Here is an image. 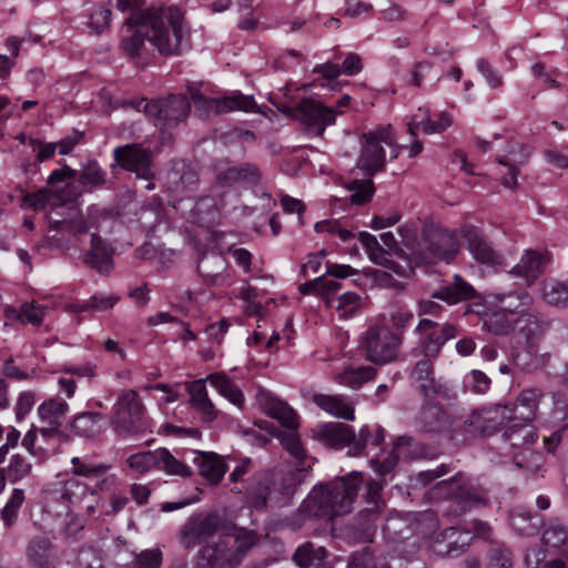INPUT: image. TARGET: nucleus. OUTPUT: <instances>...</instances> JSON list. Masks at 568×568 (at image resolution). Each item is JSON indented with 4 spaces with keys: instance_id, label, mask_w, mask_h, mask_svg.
I'll return each instance as SVG.
<instances>
[{
    "instance_id": "nucleus-1",
    "label": "nucleus",
    "mask_w": 568,
    "mask_h": 568,
    "mask_svg": "<svg viewBox=\"0 0 568 568\" xmlns=\"http://www.w3.org/2000/svg\"><path fill=\"white\" fill-rule=\"evenodd\" d=\"M363 484V474L352 471L345 476L315 486L298 507L304 518H325L333 520L353 511L358 491Z\"/></svg>"
},
{
    "instance_id": "nucleus-2",
    "label": "nucleus",
    "mask_w": 568,
    "mask_h": 568,
    "mask_svg": "<svg viewBox=\"0 0 568 568\" xmlns=\"http://www.w3.org/2000/svg\"><path fill=\"white\" fill-rule=\"evenodd\" d=\"M149 43L162 55L181 54L190 47V32L176 7L149 9Z\"/></svg>"
},
{
    "instance_id": "nucleus-3",
    "label": "nucleus",
    "mask_w": 568,
    "mask_h": 568,
    "mask_svg": "<svg viewBox=\"0 0 568 568\" xmlns=\"http://www.w3.org/2000/svg\"><path fill=\"white\" fill-rule=\"evenodd\" d=\"M490 307L484 315V326L495 335L506 336L515 332L520 320L534 308L530 293L516 290L490 295Z\"/></svg>"
},
{
    "instance_id": "nucleus-4",
    "label": "nucleus",
    "mask_w": 568,
    "mask_h": 568,
    "mask_svg": "<svg viewBox=\"0 0 568 568\" xmlns=\"http://www.w3.org/2000/svg\"><path fill=\"white\" fill-rule=\"evenodd\" d=\"M405 245L412 251L413 258L418 265L435 264L439 261L450 262L458 252V242L454 232L435 225H426L423 229L419 241L406 236L408 226H400Z\"/></svg>"
},
{
    "instance_id": "nucleus-5",
    "label": "nucleus",
    "mask_w": 568,
    "mask_h": 568,
    "mask_svg": "<svg viewBox=\"0 0 568 568\" xmlns=\"http://www.w3.org/2000/svg\"><path fill=\"white\" fill-rule=\"evenodd\" d=\"M100 491L80 478L70 477L55 483L49 495L69 510L83 511L88 517H94L101 508Z\"/></svg>"
},
{
    "instance_id": "nucleus-6",
    "label": "nucleus",
    "mask_w": 568,
    "mask_h": 568,
    "mask_svg": "<svg viewBox=\"0 0 568 568\" xmlns=\"http://www.w3.org/2000/svg\"><path fill=\"white\" fill-rule=\"evenodd\" d=\"M403 335L384 324L368 327L362 335L359 348L364 357L376 365L396 362L399 357Z\"/></svg>"
},
{
    "instance_id": "nucleus-7",
    "label": "nucleus",
    "mask_w": 568,
    "mask_h": 568,
    "mask_svg": "<svg viewBox=\"0 0 568 568\" xmlns=\"http://www.w3.org/2000/svg\"><path fill=\"white\" fill-rule=\"evenodd\" d=\"M364 143L357 159V169L364 175L372 178L385 169L386 159L383 144L395 146L394 159L398 156L400 146L395 145L396 139L392 125H378L374 130L363 133Z\"/></svg>"
},
{
    "instance_id": "nucleus-8",
    "label": "nucleus",
    "mask_w": 568,
    "mask_h": 568,
    "mask_svg": "<svg viewBox=\"0 0 568 568\" xmlns=\"http://www.w3.org/2000/svg\"><path fill=\"white\" fill-rule=\"evenodd\" d=\"M115 432L123 436L143 434L149 428L145 407L134 389H123L118 394L111 418Z\"/></svg>"
},
{
    "instance_id": "nucleus-9",
    "label": "nucleus",
    "mask_w": 568,
    "mask_h": 568,
    "mask_svg": "<svg viewBox=\"0 0 568 568\" xmlns=\"http://www.w3.org/2000/svg\"><path fill=\"white\" fill-rule=\"evenodd\" d=\"M187 90L194 103L195 115L202 120L233 111H258L254 98L252 95L242 94L240 91H233L227 95L206 98L197 88L189 87Z\"/></svg>"
},
{
    "instance_id": "nucleus-10",
    "label": "nucleus",
    "mask_w": 568,
    "mask_h": 568,
    "mask_svg": "<svg viewBox=\"0 0 568 568\" xmlns=\"http://www.w3.org/2000/svg\"><path fill=\"white\" fill-rule=\"evenodd\" d=\"M135 106L160 128L179 124L189 116L191 111V103L183 94H171L150 102L141 100Z\"/></svg>"
},
{
    "instance_id": "nucleus-11",
    "label": "nucleus",
    "mask_w": 568,
    "mask_h": 568,
    "mask_svg": "<svg viewBox=\"0 0 568 568\" xmlns=\"http://www.w3.org/2000/svg\"><path fill=\"white\" fill-rule=\"evenodd\" d=\"M315 437L324 445L332 448L349 446L348 454L358 456L366 447L367 437L371 436L369 426H363L358 436L353 428L342 423H325L316 426Z\"/></svg>"
},
{
    "instance_id": "nucleus-12",
    "label": "nucleus",
    "mask_w": 568,
    "mask_h": 568,
    "mask_svg": "<svg viewBox=\"0 0 568 568\" xmlns=\"http://www.w3.org/2000/svg\"><path fill=\"white\" fill-rule=\"evenodd\" d=\"M417 336L416 345L412 349V355L436 358L445 343L457 335V327L446 323L442 327L429 320L422 318L414 329Z\"/></svg>"
},
{
    "instance_id": "nucleus-13",
    "label": "nucleus",
    "mask_w": 568,
    "mask_h": 568,
    "mask_svg": "<svg viewBox=\"0 0 568 568\" xmlns=\"http://www.w3.org/2000/svg\"><path fill=\"white\" fill-rule=\"evenodd\" d=\"M514 405L496 404L474 410L463 423V430L471 436H490L514 418Z\"/></svg>"
},
{
    "instance_id": "nucleus-14",
    "label": "nucleus",
    "mask_w": 568,
    "mask_h": 568,
    "mask_svg": "<svg viewBox=\"0 0 568 568\" xmlns=\"http://www.w3.org/2000/svg\"><path fill=\"white\" fill-rule=\"evenodd\" d=\"M226 525L215 513L196 514L191 516L182 526L180 542L184 548H192L215 535L224 534Z\"/></svg>"
},
{
    "instance_id": "nucleus-15",
    "label": "nucleus",
    "mask_w": 568,
    "mask_h": 568,
    "mask_svg": "<svg viewBox=\"0 0 568 568\" xmlns=\"http://www.w3.org/2000/svg\"><path fill=\"white\" fill-rule=\"evenodd\" d=\"M113 158L116 165L123 170L132 172L136 178L152 180L153 153L150 149L143 148L139 143L125 144L113 150Z\"/></svg>"
},
{
    "instance_id": "nucleus-16",
    "label": "nucleus",
    "mask_w": 568,
    "mask_h": 568,
    "mask_svg": "<svg viewBox=\"0 0 568 568\" xmlns=\"http://www.w3.org/2000/svg\"><path fill=\"white\" fill-rule=\"evenodd\" d=\"M149 36L148 10L133 11L125 21L121 47L129 57H141L146 52L145 40L149 42Z\"/></svg>"
},
{
    "instance_id": "nucleus-17",
    "label": "nucleus",
    "mask_w": 568,
    "mask_h": 568,
    "mask_svg": "<svg viewBox=\"0 0 568 568\" xmlns=\"http://www.w3.org/2000/svg\"><path fill=\"white\" fill-rule=\"evenodd\" d=\"M336 114L335 109L312 98H305L297 103V120L316 135H322L325 128L335 122Z\"/></svg>"
},
{
    "instance_id": "nucleus-18",
    "label": "nucleus",
    "mask_w": 568,
    "mask_h": 568,
    "mask_svg": "<svg viewBox=\"0 0 568 568\" xmlns=\"http://www.w3.org/2000/svg\"><path fill=\"white\" fill-rule=\"evenodd\" d=\"M199 182V174L192 166L176 162L165 174L164 187L171 197L182 200L197 189Z\"/></svg>"
},
{
    "instance_id": "nucleus-19",
    "label": "nucleus",
    "mask_w": 568,
    "mask_h": 568,
    "mask_svg": "<svg viewBox=\"0 0 568 568\" xmlns=\"http://www.w3.org/2000/svg\"><path fill=\"white\" fill-rule=\"evenodd\" d=\"M230 540L223 535L217 541L205 545L195 557L194 568H236Z\"/></svg>"
},
{
    "instance_id": "nucleus-20",
    "label": "nucleus",
    "mask_w": 568,
    "mask_h": 568,
    "mask_svg": "<svg viewBox=\"0 0 568 568\" xmlns=\"http://www.w3.org/2000/svg\"><path fill=\"white\" fill-rule=\"evenodd\" d=\"M382 490L383 485L379 481L371 480L366 484L364 495L366 507L358 514V520L363 526L362 540L364 541H372L376 529L375 523L385 505L381 496Z\"/></svg>"
},
{
    "instance_id": "nucleus-21",
    "label": "nucleus",
    "mask_w": 568,
    "mask_h": 568,
    "mask_svg": "<svg viewBox=\"0 0 568 568\" xmlns=\"http://www.w3.org/2000/svg\"><path fill=\"white\" fill-rule=\"evenodd\" d=\"M69 412L65 400L52 397L39 405L37 413L41 426L39 434L44 438H53L60 435V428Z\"/></svg>"
},
{
    "instance_id": "nucleus-22",
    "label": "nucleus",
    "mask_w": 568,
    "mask_h": 568,
    "mask_svg": "<svg viewBox=\"0 0 568 568\" xmlns=\"http://www.w3.org/2000/svg\"><path fill=\"white\" fill-rule=\"evenodd\" d=\"M462 236L473 257L483 264L495 265L501 262L500 253L495 250L487 236L474 225H465Z\"/></svg>"
},
{
    "instance_id": "nucleus-23",
    "label": "nucleus",
    "mask_w": 568,
    "mask_h": 568,
    "mask_svg": "<svg viewBox=\"0 0 568 568\" xmlns=\"http://www.w3.org/2000/svg\"><path fill=\"white\" fill-rule=\"evenodd\" d=\"M256 400L260 408L267 416L278 420L284 427L290 429H296L298 427V416L296 412L270 390L258 389Z\"/></svg>"
},
{
    "instance_id": "nucleus-24",
    "label": "nucleus",
    "mask_w": 568,
    "mask_h": 568,
    "mask_svg": "<svg viewBox=\"0 0 568 568\" xmlns=\"http://www.w3.org/2000/svg\"><path fill=\"white\" fill-rule=\"evenodd\" d=\"M417 426L425 433H443L453 425V418L437 402L427 400L416 419Z\"/></svg>"
},
{
    "instance_id": "nucleus-25",
    "label": "nucleus",
    "mask_w": 568,
    "mask_h": 568,
    "mask_svg": "<svg viewBox=\"0 0 568 568\" xmlns=\"http://www.w3.org/2000/svg\"><path fill=\"white\" fill-rule=\"evenodd\" d=\"M73 477H83L89 480H93V487L100 490L110 489L115 481V476L108 474L110 466L105 464H90L81 459L80 457H73L71 459Z\"/></svg>"
},
{
    "instance_id": "nucleus-26",
    "label": "nucleus",
    "mask_w": 568,
    "mask_h": 568,
    "mask_svg": "<svg viewBox=\"0 0 568 568\" xmlns=\"http://www.w3.org/2000/svg\"><path fill=\"white\" fill-rule=\"evenodd\" d=\"M262 172L253 163H242L221 170L216 174V183L221 186L236 184L257 185L261 182Z\"/></svg>"
},
{
    "instance_id": "nucleus-27",
    "label": "nucleus",
    "mask_w": 568,
    "mask_h": 568,
    "mask_svg": "<svg viewBox=\"0 0 568 568\" xmlns=\"http://www.w3.org/2000/svg\"><path fill=\"white\" fill-rule=\"evenodd\" d=\"M312 402L336 418L349 422L355 419V402L348 396L313 394Z\"/></svg>"
},
{
    "instance_id": "nucleus-28",
    "label": "nucleus",
    "mask_w": 568,
    "mask_h": 568,
    "mask_svg": "<svg viewBox=\"0 0 568 568\" xmlns=\"http://www.w3.org/2000/svg\"><path fill=\"white\" fill-rule=\"evenodd\" d=\"M29 564L34 568H52L58 559V550L47 537L31 538L26 548Z\"/></svg>"
},
{
    "instance_id": "nucleus-29",
    "label": "nucleus",
    "mask_w": 568,
    "mask_h": 568,
    "mask_svg": "<svg viewBox=\"0 0 568 568\" xmlns=\"http://www.w3.org/2000/svg\"><path fill=\"white\" fill-rule=\"evenodd\" d=\"M548 329L549 322L532 308L520 320V324L517 326L515 332L524 338L525 344L529 349L528 356H530V349L535 348L539 344Z\"/></svg>"
},
{
    "instance_id": "nucleus-30",
    "label": "nucleus",
    "mask_w": 568,
    "mask_h": 568,
    "mask_svg": "<svg viewBox=\"0 0 568 568\" xmlns=\"http://www.w3.org/2000/svg\"><path fill=\"white\" fill-rule=\"evenodd\" d=\"M545 397L544 390L539 387H526L519 392L515 403H508L507 405H514V418L526 420V423H532L538 415L539 405Z\"/></svg>"
},
{
    "instance_id": "nucleus-31",
    "label": "nucleus",
    "mask_w": 568,
    "mask_h": 568,
    "mask_svg": "<svg viewBox=\"0 0 568 568\" xmlns=\"http://www.w3.org/2000/svg\"><path fill=\"white\" fill-rule=\"evenodd\" d=\"M205 381L196 379L189 383L186 390L190 395L191 407L201 415L204 423H211L217 418L219 410L209 397Z\"/></svg>"
},
{
    "instance_id": "nucleus-32",
    "label": "nucleus",
    "mask_w": 568,
    "mask_h": 568,
    "mask_svg": "<svg viewBox=\"0 0 568 568\" xmlns=\"http://www.w3.org/2000/svg\"><path fill=\"white\" fill-rule=\"evenodd\" d=\"M452 123L453 119L447 112H440L435 115V119H432L427 110L419 109L408 123V132L412 135H416L418 131L425 134L440 133L450 126Z\"/></svg>"
},
{
    "instance_id": "nucleus-33",
    "label": "nucleus",
    "mask_w": 568,
    "mask_h": 568,
    "mask_svg": "<svg viewBox=\"0 0 568 568\" xmlns=\"http://www.w3.org/2000/svg\"><path fill=\"white\" fill-rule=\"evenodd\" d=\"M433 357H425L418 361L412 369L410 377L425 397L442 392V384L435 379Z\"/></svg>"
},
{
    "instance_id": "nucleus-34",
    "label": "nucleus",
    "mask_w": 568,
    "mask_h": 568,
    "mask_svg": "<svg viewBox=\"0 0 568 568\" xmlns=\"http://www.w3.org/2000/svg\"><path fill=\"white\" fill-rule=\"evenodd\" d=\"M547 260L545 255L536 251H526L510 273L525 281L530 286L542 273Z\"/></svg>"
},
{
    "instance_id": "nucleus-35",
    "label": "nucleus",
    "mask_w": 568,
    "mask_h": 568,
    "mask_svg": "<svg viewBox=\"0 0 568 568\" xmlns=\"http://www.w3.org/2000/svg\"><path fill=\"white\" fill-rule=\"evenodd\" d=\"M114 250L101 236L91 234V247L85 255V263L100 273H109L113 266Z\"/></svg>"
},
{
    "instance_id": "nucleus-36",
    "label": "nucleus",
    "mask_w": 568,
    "mask_h": 568,
    "mask_svg": "<svg viewBox=\"0 0 568 568\" xmlns=\"http://www.w3.org/2000/svg\"><path fill=\"white\" fill-rule=\"evenodd\" d=\"M504 437L513 447H525L536 443L538 434L532 423L519 418H511L505 424Z\"/></svg>"
},
{
    "instance_id": "nucleus-37",
    "label": "nucleus",
    "mask_w": 568,
    "mask_h": 568,
    "mask_svg": "<svg viewBox=\"0 0 568 568\" xmlns=\"http://www.w3.org/2000/svg\"><path fill=\"white\" fill-rule=\"evenodd\" d=\"M223 535L230 541L233 538L231 549L239 565L258 541L256 532L244 527L226 526Z\"/></svg>"
},
{
    "instance_id": "nucleus-38",
    "label": "nucleus",
    "mask_w": 568,
    "mask_h": 568,
    "mask_svg": "<svg viewBox=\"0 0 568 568\" xmlns=\"http://www.w3.org/2000/svg\"><path fill=\"white\" fill-rule=\"evenodd\" d=\"M70 429L77 436L95 438L104 429L103 415L97 412H82L73 417Z\"/></svg>"
},
{
    "instance_id": "nucleus-39",
    "label": "nucleus",
    "mask_w": 568,
    "mask_h": 568,
    "mask_svg": "<svg viewBox=\"0 0 568 568\" xmlns=\"http://www.w3.org/2000/svg\"><path fill=\"white\" fill-rule=\"evenodd\" d=\"M225 268V261L217 255L205 256L197 264V272L207 286L224 285L227 278Z\"/></svg>"
},
{
    "instance_id": "nucleus-40",
    "label": "nucleus",
    "mask_w": 568,
    "mask_h": 568,
    "mask_svg": "<svg viewBox=\"0 0 568 568\" xmlns=\"http://www.w3.org/2000/svg\"><path fill=\"white\" fill-rule=\"evenodd\" d=\"M475 294L476 291L470 284L465 282L462 276L455 275L452 283L434 292L432 296L445 301L448 304H456L460 301L473 298Z\"/></svg>"
},
{
    "instance_id": "nucleus-41",
    "label": "nucleus",
    "mask_w": 568,
    "mask_h": 568,
    "mask_svg": "<svg viewBox=\"0 0 568 568\" xmlns=\"http://www.w3.org/2000/svg\"><path fill=\"white\" fill-rule=\"evenodd\" d=\"M47 310V306L32 301L22 303L19 308L8 307L4 310V313L7 317L19 321L22 324L39 326L43 322Z\"/></svg>"
},
{
    "instance_id": "nucleus-42",
    "label": "nucleus",
    "mask_w": 568,
    "mask_h": 568,
    "mask_svg": "<svg viewBox=\"0 0 568 568\" xmlns=\"http://www.w3.org/2000/svg\"><path fill=\"white\" fill-rule=\"evenodd\" d=\"M196 463L201 476L212 484H219L227 469L224 459L215 453H199Z\"/></svg>"
},
{
    "instance_id": "nucleus-43",
    "label": "nucleus",
    "mask_w": 568,
    "mask_h": 568,
    "mask_svg": "<svg viewBox=\"0 0 568 568\" xmlns=\"http://www.w3.org/2000/svg\"><path fill=\"white\" fill-rule=\"evenodd\" d=\"M327 557V550L323 546L316 547L313 542L306 541L295 550L293 560L300 568L321 566Z\"/></svg>"
},
{
    "instance_id": "nucleus-44",
    "label": "nucleus",
    "mask_w": 568,
    "mask_h": 568,
    "mask_svg": "<svg viewBox=\"0 0 568 568\" xmlns=\"http://www.w3.org/2000/svg\"><path fill=\"white\" fill-rule=\"evenodd\" d=\"M271 480L267 475H261L253 479L247 489V503L255 509H262L273 500Z\"/></svg>"
},
{
    "instance_id": "nucleus-45",
    "label": "nucleus",
    "mask_w": 568,
    "mask_h": 568,
    "mask_svg": "<svg viewBox=\"0 0 568 568\" xmlns=\"http://www.w3.org/2000/svg\"><path fill=\"white\" fill-rule=\"evenodd\" d=\"M219 393L227 398L232 404L242 408L244 405V395L242 390L223 373L211 374L206 377Z\"/></svg>"
},
{
    "instance_id": "nucleus-46",
    "label": "nucleus",
    "mask_w": 568,
    "mask_h": 568,
    "mask_svg": "<svg viewBox=\"0 0 568 568\" xmlns=\"http://www.w3.org/2000/svg\"><path fill=\"white\" fill-rule=\"evenodd\" d=\"M281 443L284 449L296 459V469L298 473L312 468L313 460L307 458L306 452L297 434L288 433L283 435L281 438Z\"/></svg>"
},
{
    "instance_id": "nucleus-47",
    "label": "nucleus",
    "mask_w": 568,
    "mask_h": 568,
    "mask_svg": "<svg viewBox=\"0 0 568 568\" xmlns=\"http://www.w3.org/2000/svg\"><path fill=\"white\" fill-rule=\"evenodd\" d=\"M376 371L371 366L349 367L339 373L335 381L347 387H359L375 377Z\"/></svg>"
},
{
    "instance_id": "nucleus-48",
    "label": "nucleus",
    "mask_w": 568,
    "mask_h": 568,
    "mask_svg": "<svg viewBox=\"0 0 568 568\" xmlns=\"http://www.w3.org/2000/svg\"><path fill=\"white\" fill-rule=\"evenodd\" d=\"M541 297L548 305L566 307L568 305V286L557 281L544 282Z\"/></svg>"
},
{
    "instance_id": "nucleus-49",
    "label": "nucleus",
    "mask_w": 568,
    "mask_h": 568,
    "mask_svg": "<svg viewBox=\"0 0 568 568\" xmlns=\"http://www.w3.org/2000/svg\"><path fill=\"white\" fill-rule=\"evenodd\" d=\"M224 204V193H216L215 196L201 197L195 205V210L199 215L206 213L207 216L203 217V220L210 224H214L219 222L220 210Z\"/></svg>"
},
{
    "instance_id": "nucleus-50",
    "label": "nucleus",
    "mask_w": 568,
    "mask_h": 568,
    "mask_svg": "<svg viewBox=\"0 0 568 568\" xmlns=\"http://www.w3.org/2000/svg\"><path fill=\"white\" fill-rule=\"evenodd\" d=\"M510 525L521 536L535 535L540 526V519L525 510H515L510 515Z\"/></svg>"
},
{
    "instance_id": "nucleus-51",
    "label": "nucleus",
    "mask_w": 568,
    "mask_h": 568,
    "mask_svg": "<svg viewBox=\"0 0 568 568\" xmlns=\"http://www.w3.org/2000/svg\"><path fill=\"white\" fill-rule=\"evenodd\" d=\"M126 463L129 467L138 474H145L159 467V448L133 454L128 457Z\"/></svg>"
},
{
    "instance_id": "nucleus-52",
    "label": "nucleus",
    "mask_w": 568,
    "mask_h": 568,
    "mask_svg": "<svg viewBox=\"0 0 568 568\" xmlns=\"http://www.w3.org/2000/svg\"><path fill=\"white\" fill-rule=\"evenodd\" d=\"M159 469L169 475L181 477L191 476L192 471L187 465L176 459L166 448H159Z\"/></svg>"
},
{
    "instance_id": "nucleus-53",
    "label": "nucleus",
    "mask_w": 568,
    "mask_h": 568,
    "mask_svg": "<svg viewBox=\"0 0 568 568\" xmlns=\"http://www.w3.org/2000/svg\"><path fill=\"white\" fill-rule=\"evenodd\" d=\"M79 182L84 186L100 187L106 182V174L97 161L89 162L79 174Z\"/></svg>"
},
{
    "instance_id": "nucleus-54",
    "label": "nucleus",
    "mask_w": 568,
    "mask_h": 568,
    "mask_svg": "<svg viewBox=\"0 0 568 568\" xmlns=\"http://www.w3.org/2000/svg\"><path fill=\"white\" fill-rule=\"evenodd\" d=\"M87 216L91 229L111 231L118 214L106 209L91 206L88 210Z\"/></svg>"
},
{
    "instance_id": "nucleus-55",
    "label": "nucleus",
    "mask_w": 568,
    "mask_h": 568,
    "mask_svg": "<svg viewBox=\"0 0 568 568\" xmlns=\"http://www.w3.org/2000/svg\"><path fill=\"white\" fill-rule=\"evenodd\" d=\"M89 518L90 517L84 515L83 511L69 510L65 516V520L60 528V534L67 539L77 538L83 530Z\"/></svg>"
},
{
    "instance_id": "nucleus-56",
    "label": "nucleus",
    "mask_w": 568,
    "mask_h": 568,
    "mask_svg": "<svg viewBox=\"0 0 568 568\" xmlns=\"http://www.w3.org/2000/svg\"><path fill=\"white\" fill-rule=\"evenodd\" d=\"M362 306L363 300L358 294L354 292H346L338 296L336 305L333 307L336 308L339 316L347 318L355 315Z\"/></svg>"
},
{
    "instance_id": "nucleus-57",
    "label": "nucleus",
    "mask_w": 568,
    "mask_h": 568,
    "mask_svg": "<svg viewBox=\"0 0 568 568\" xmlns=\"http://www.w3.org/2000/svg\"><path fill=\"white\" fill-rule=\"evenodd\" d=\"M31 463L21 455H13L6 470V476L10 483H17L28 477L31 473Z\"/></svg>"
},
{
    "instance_id": "nucleus-58",
    "label": "nucleus",
    "mask_w": 568,
    "mask_h": 568,
    "mask_svg": "<svg viewBox=\"0 0 568 568\" xmlns=\"http://www.w3.org/2000/svg\"><path fill=\"white\" fill-rule=\"evenodd\" d=\"M351 194V202L353 204L363 205L371 201L374 194V185L371 178L359 181L354 180L348 185Z\"/></svg>"
},
{
    "instance_id": "nucleus-59",
    "label": "nucleus",
    "mask_w": 568,
    "mask_h": 568,
    "mask_svg": "<svg viewBox=\"0 0 568 568\" xmlns=\"http://www.w3.org/2000/svg\"><path fill=\"white\" fill-rule=\"evenodd\" d=\"M459 481L460 479H454L450 483L452 487L456 485V488H452V493L457 498L471 505L485 504V495L480 490H477L476 488L468 484H459Z\"/></svg>"
},
{
    "instance_id": "nucleus-60",
    "label": "nucleus",
    "mask_w": 568,
    "mask_h": 568,
    "mask_svg": "<svg viewBox=\"0 0 568 568\" xmlns=\"http://www.w3.org/2000/svg\"><path fill=\"white\" fill-rule=\"evenodd\" d=\"M358 240L366 250L369 258L375 264H385V262L387 261V258L385 257V250L381 246V244L378 243L377 239L374 235L367 232H361L358 235Z\"/></svg>"
},
{
    "instance_id": "nucleus-61",
    "label": "nucleus",
    "mask_w": 568,
    "mask_h": 568,
    "mask_svg": "<svg viewBox=\"0 0 568 568\" xmlns=\"http://www.w3.org/2000/svg\"><path fill=\"white\" fill-rule=\"evenodd\" d=\"M24 501V491L20 488H14L9 500L7 501L6 506L3 507L1 511V517L6 525L9 527L11 526L16 518L19 508L22 506Z\"/></svg>"
},
{
    "instance_id": "nucleus-62",
    "label": "nucleus",
    "mask_w": 568,
    "mask_h": 568,
    "mask_svg": "<svg viewBox=\"0 0 568 568\" xmlns=\"http://www.w3.org/2000/svg\"><path fill=\"white\" fill-rule=\"evenodd\" d=\"M568 539V530L560 524H551L542 534V542L549 547H560Z\"/></svg>"
},
{
    "instance_id": "nucleus-63",
    "label": "nucleus",
    "mask_w": 568,
    "mask_h": 568,
    "mask_svg": "<svg viewBox=\"0 0 568 568\" xmlns=\"http://www.w3.org/2000/svg\"><path fill=\"white\" fill-rule=\"evenodd\" d=\"M513 559L509 549L504 545H495L489 550L490 568H511Z\"/></svg>"
},
{
    "instance_id": "nucleus-64",
    "label": "nucleus",
    "mask_w": 568,
    "mask_h": 568,
    "mask_svg": "<svg viewBox=\"0 0 568 568\" xmlns=\"http://www.w3.org/2000/svg\"><path fill=\"white\" fill-rule=\"evenodd\" d=\"M346 568H376V560L371 547L355 551L348 559Z\"/></svg>"
}]
</instances>
